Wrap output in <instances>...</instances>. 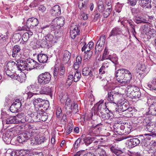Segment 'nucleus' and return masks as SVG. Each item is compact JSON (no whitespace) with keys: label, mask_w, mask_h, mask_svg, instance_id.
<instances>
[{"label":"nucleus","mask_w":156,"mask_h":156,"mask_svg":"<svg viewBox=\"0 0 156 156\" xmlns=\"http://www.w3.org/2000/svg\"><path fill=\"white\" fill-rule=\"evenodd\" d=\"M16 129V128H11L7 130L3 134L2 138L3 140L6 144H8L10 143L13 145L15 144V143L13 142L15 140V139L13 138L14 136L17 134Z\"/></svg>","instance_id":"nucleus-1"},{"label":"nucleus","mask_w":156,"mask_h":156,"mask_svg":"<svg viewBox=\"0 0 156 156\" xmlns=\"http://www.w3.org/2000/svg\"><path fill=\"white\" fill-rule=\"evenodd\" d=\"M131 137H132V138L127 140V143L129 147H134L140 144V137L139 136H133L131 135H129L127 136H122L121 138V139L119 140H121Z\"/></svg>","instance_id":"nucleus-2"},{"label":"nucleus","mask_w":156,"mask_h":156,"mask_svg":"<svg viewBox=\"0 0 156 156\" xmlns=\"http://www.w3.org/2000/svg\"><path fill=\"white\" fill-rule=\"evenodd\" d=\"M25 62L26 64V70H30L34 68L37 69H43L44 68V66L38 64L35 61L30 58L26 59Z\"/></svg>","instance_id":"nucleus-3"},{"label":"nucleus","mask_w":156,"mask_h":156,"mask_svg":"<svg viewBox=\"0 0 156 156\" xmlns=\"http://www.w3.org/2000/svg\"><path fill=\"white\" fill-rule=\"evenodd\" d=\"M129 75L128 80H131L132 78L131 73L128 70L123 69H118L115 73V76L118 81H120L125 79V74Z\"/></svg>","instance_id":"nucleus-4"},{"label":"nucleus","mask_w":156,"mask_h":156,"mask_svg":"<svg viewBox=\"0 0 156 156\" xmlns=\"http://www.w3.org/2000/svg\"><path fill=\"white\" fill-rule=\"evenodd\" d=\"M51 74L48 72L40 74L37 78L38 82L40 85L48 84L51 80Z\"/></svg>","instance_id":"nucleus-5"},{"label":"nucleus","mask_w":156,"mask_h":156,"mask_svg":"<svg viewBox=\"0 0 156 156\" xmlns=\"http://www.w3.org/2000/svg\"><path fill=\"white\" fill-rule=\"evenodd\" d=\"M34 104L36 107L42 108L41 110H46L49 107V102L47 100L38 98L35 99L34 102Z\"/></svg>","instance_id":"nucleus-6"},{"label":"nucleus","mask_w":156,"mask_h":156,"mask_svg":"<svg viewBox=\"0 0 156 156\" xmlns=\"http://www.w3.org/2000/svg\"><path fill=\"white\" fill-rule=\"evenodd\" d=\"M94 106L92 109L91 112V118L93 119V113L94 116L96 115H99V112L102 113V112H105L106 111V106L105 104H100L98 105Z\"/></svg>","instance_id":"nucleus-7"},{"label":"nucleus","mask_w":156,"mask_h":156,"mask_svg":"<svg viewBox=\"0 0 156 156\" xmlns=\"http://www.w3.org/2000/svg\"><path fill=\"white\" fill-rule=\"evenodd\" d=\"M65 19L63 17L56 18L52 22V27L53 30L59 29L61 27L63 26L64 24Z\"/></svg>","instance_id":"nucleus-8"},{"label":"nucleus","mask_w":156,"mask_h":156,"mask_svg":"<svg viewBox=\"0 0 156 156\" xmlns=\"http://www.w3.org/2000/svg\"><path fill=\"white\" fill-rule=\"evenodd\" d=\"M153 18V17L149 16L136 17L134 19V21L137 24L147 23L151 22Z\"/></svg>","instance_id":"nucleus-9"},{"label":"nucleus","mask_w":156,"mask_h":156,"mask_svg":"<svg viewBox=\"0 0 156 156\" xmlns=\"http://www.w3.org/2000/svg\"><path fill=\"white\" fill-rule=\"evenodd\" d=\"M21 48L20 46L18 45H15L12 49V56L14 58H15L17 59L20 58L24 59L25 58L24 55L21 56H20L21 55Z\"/></svg>","instance_id":"nucleus-10"},{"label":"nucleus","mask_w":156,"mask_h":156,"mask_svg":"<svg viewBox=\"0 0 156 156\" xmlns=\"http://www.w3.org/2000/svg\"><path fill=\"white\" fill-rule=\"evenodd\" d=\"M105 37L102 35L101 36L99 39L98 41L95 48V53L97 51L98 52L101 51L103 49V47L105 44Z\"/></svg>","instance_id":"nucleus-11"},{"label":"nucleus","mask_w":156,"mask_h":156,"mask_svg":"<svg viewBox=\"0 0 156 156\" xmlns=\"http://www.w3.org/2000/svg\"><path fill=\"white\" fill-rule=\"evenodd\" d=\"M27 88L29 90V91H26L25 93L24 94V95L27 97V99H30L32 98H35V96L38 94L36 93H34L32 92V91H33L35 88V87L33 85H30L28 86Z\"/></svg>","instance_id":"nucleus-12"},{"label":"nucleus","mask_w":156,"mask_h":156,"mask_svg":"<svg viewBox=\"0 0 156 156\" xmlns=\"http://www.w3.org/2000/svg\"><path fill=\"white\" fill-rule=\"evenodd\" d=\"M39 23L38 20L35 18L32 17L29 18L27 22L26 25L28 30L29 29V27L33 28L37 26Z\"/></svg>","instance_id":"nucleus-13"},{"label":"nucleus","mask_w":156,"mask_h":156,"mask_svg":"<svg viewBox=\"0 0 156 156\" xmlns=\"http://www.w3.org/2000/svg\"><path fill=\"white\" fill-rule=\"evenodd\" d=\"M54 88L52 87L48 86L42 87L40 92L41 94H45L49 95L51 97H52L53 93Z\"/></svg>","instance_id":"nucleus-14"},{"label":"nucleus","mask_w":156,"mask_h":156,"mask_svg":"<svg viewBox=\"0 0 156 156\" xmlns=\"http://www.w3.org/2000/svg\"><path fill=\"white\" fill-rule=\"evenodd\" d=\"M148 104L150 105L149 108V113L152 115H156V102L154 101V100H148Z\"/></svg>","instance_id":"nucleus-15"},{"label":"nucleus","mask_w":156,"mask_h":156,"mask_svg":"<svg viewBox=\"0 0 156 156\" xmlns=\"http://www.w3.org/2000/svg\"><path fill=\"white\" fill-rule=\"evenodd\" d=\"M41 113H42V111L38 109L37 112L31 113L30 116L33 121L36 122L40 121Z\"/></svg>","instance_id":"nucleus-16"},{"label":"nucleus","mask_w":156,"mask_h":156,"mask_svg":"<svg viewBox=\"0 0 156 156\" xmlns=\"http://www.w3.org/2000/svg\"><path fill=\"white\" fill-rule=\"evenodd\" d=\"M70 29V36L72 39H74L77 35L79 34L80 30L77 26H71Z\"/></svg>","instance_id":"nucleus-17"},{"label":"nucleus","mask_w":156,"mask_h":156,"mask_svg":"<svg viewBox=\"0 0 156 156\" xmlns=\"http://www.w3.org/2000/svg\"><path fill=\"white\" fill-rule=\"evenodd\" d=\"M72 104L71 102V99L68 98L65 102V112L67 115H69L72 112Z\"/></svg>","instance_id":"nucleus-18"},{"label":"nucleus","mask_w":156,"mask_h":156,"mask_svg":"<svg viewBox=\"0 0 156 156\" xmlns=\"http://www.w3.org/2000/svg\"><path fill=\"white\" fill-rule=\"evenodd\" d=\"M25 58L23 59H18L17 60V67L18 69L20 70H26V64L25 59L26 57H25Z\"/></svg>","instance_id":"nucleus-19"},{"label":"nucleus","mask_w":156,"mask_h":156,"mask_svg":"<svg viewBox=\"0 0 156 156\" xmlns=\"http://www.w3.org/2000/svg\"><path fill=\"white\" fill-rule=\"evenodd\" d=\"M28 136V139L30 138L37 136L38 134V131L36 129H30L26 133Z\"/></svg>","instance_id":"nucleus-20"},{"label":"nucleus","mask_w":156,"mask_h":156,"mask_svg":"<svg viewBox=\"0 0 156 156\" xmlns=\"http://www.w3.org/2000/svg\"><path fill=\"white\" fill-rule=\"evenodd\" d=\"M51 15L53 16H57L61 13V8L58 5L54 6L50 11Z\"/></svg>","instance_id":"nucleus-21"},{"label":"nucleus","mask_w":156,"mask_h":156,"mask_svg":"<svg viewBox=\"0 0 156 156\" xmlns=\"http://www.w3.org/2000/svg\"><path fill=\"white\" fill-rule=\"evenodd\" d=\"M88 0H79L78 7L81 11H85L87 8Z\"/></svg>","instance_id":"nucleus-22"},{"label":"nucleus","mask_w":156,"mask_h":156,"mask_svg":"<svg viewBox=\"0 0 156 156\" xmlns=\"http://www.w3.org/2000/svg\"><path fill=\"white\" fill-rule=\"evenodd\" d=\"M28 139V136L26 133H23L19 135L17 137L16 140L15 139V140L20 143H22L26 141Z\"/></svg>","instance_id":"nucleus-23"},{"label":"nucleus","mask_w":156,"mask_h":156,"mask_svg":"<svg viewBox=\"0 0 156 156\" xmlns=\"http://www.w3.org/2000/svg\"><path fill=\"white\" fill-rule=\"evenodd\" d=\"M146 128L150 132L154 133L156 132V123L154 122H151L146 125Z\"/></svg>","instance_id":"nucleus-24"},{"label":"nucleus","mask_w":156,"mask_h":156,"mask_svg":"<svg viewBox=\"0 0 156 156\" xmlns=\"http://www.w3.org/2000/svg\"><path fill=\"white\" fill-rule=\"evenodd\" d=\"M147 86L151 90L156 93V78H153L151 82L147 84Z\"/></svg>","instance_id":"nucleus-25"},{"label":"nucleus","mask_w":156,"mask_h":156,"mask_svg":"<svg viewBox=\"0 0 156 156\" xmlns=\"http://www.w3.org/2000/svg\"><path fill=\"white\" fill-rule=\"evenodd\" d=\"M99 128L97 126H96L94 128L92 127L89 129L87 132L88 135L91 136H97L99 134Z\"/></svg>","instance_id":"nucleus-26"},{"label":"nucleus","mask_w":156,"mask_h":156,"mask_svg":"<svg viewBox=\"0 0 156 156\" xmlns=\"http://www.w3.org/2000/svg\"><path fill=\"white\" fill-rule=\"evenodd\" d=\"M70 53L67 50L65 51L63 53L62 62L64 64L67 63L69 61L71 57Z\"/></svg>","instance_id":"nucleus-27"},{"label":"nucleus","mask_w":156,"mask_h":156,"mask_svg":"<svg viewBox=\"0 0 156 156\" xmlns=\"http://www.w3.org/2000/svg\"><path fill=\"white\" fill-rule=\"evenodd\" d=\"M6 67L7 69L11 70V71L15 70L16 68H17V64L11 60L7 63Z\"/></svg>","instance_id":"nucleus-28"},{"label":"nucleus","mask_w":156,"mask_h":156,"mask_svg":"<svg viewBox=\"0 0 156 156\" xmlns=\"http://www.w3.org/2000/svg\"><path fill=\"white\" fill-rule=\"evenodd\" d=\"M138 68L139 70L140 74L145 73L147 74L148 72V69L144 64H139L137 65Z\"/></svg>","instance_id":"nucleus-29"},{"label":"nucleus","mask_w":156,"mask_h":156,"mask_svg":"<svg viewBox=\"0 0 156 156\" xmlns=\"http://www.w3.org/2000/svg\"><path fill=\"white\" fill-rule=\"evenodd\" d=\"M48 58V56L45 54H40L37 55L38 60L40 63H44L46 62Z\"/></svg>","instance_id":"nucleus-30"},{"label":"nucleus","mask_w":156,"mask_h":156,"mask_svg":"<svg viewBox=\"0 0 156 156\" xmlns=\"http://www.w3.org/2000/svg\"><path fill=\"white\" fill-rule=\"evenodd\" d=\"M151 2V0H141L140 4L142 7L150 9L152 7Z\"/></svg>","instance_id":"nucleus-31"},{"label":"nucleus","mask_w":156,"mask_h":156,"mask_svg":"<svg viewBox=\"0 0 156 156\" xmlns=\"http://www.w3.org/2000/svg\"><path fill=\"white\" fill-rule=\"evenodd\" d=\"M130 80H128V79H125L123 80H122L120 81H118L119 83V87H118L119 88L120 87L121 88L123 89H125V90L127 91V87L128 85V83H129Z\"/></svg>","instance_id":"nucleus-32"},{"label":"nucleus","mask_w":156,"mask_h":156,"mask_svg":"<svg viewBox=\"0 0 156 156\" xmlns=\"http://www.w3.org/2000/svg\"><path fill=\"white\" fill-rule=\"evenodd\" d=\"M21 122V121L17 120V117L14 116L7 118L6 120V124H15L18 123V122Z\"/></svg>","instance_id":"nucleus-33"},{"label":"nucleus","mask_w":156,"mask_h":156,"mask_svg":"<svg viewBox=\"0 0 156 156\" xmlns=\"http://www.w3.org/2000/svg\"><path fill=\"white\" fill-rule=\"evenodd\" d=\"M82 74L84 76H91L93 75V73L90 67H84L82 70Z\"/></svg>","instance_id":"nucleus-34"},{"label":"nucleus","mask_w":156,"mask_h":156,"mask_svg":"<svg viewBox=\"0 0 156 156\" xmlns=\"http://www.w3.org/2000/svg\"><path fill=\"white\" fill-rule=\"evenodd\" d=\"M122 31L120 28H114L111 30L109 37L115 36L117 35L121 34Z\"/></svg>","instance_id":"nucleus-35"},{"label":"nucleus","mask_w":156,"mask_h":156,"mask_svg":"<svg viewBox=\"0 0 156 156\" xmlns=\"http://www.w3.org/2000/svg\"><path fill=\"white\" fill-rule=\"evenodd\" d=\"M136 88H139L137 87H136L134 85H129L127 87V93L126 94L130 96L132 95V93L134 92H136V91L135 90V89L136 90H137Z\"/></svg>","instance_id":"nucleus-36"},{"label":"nucleus","mask_w":156,"mask_h":156,"mask_svg":"<svg viewBox=\"0 0 156 156\" xmlns=\"http://www.w3.org/2000/svg\"><path fill=\"white\" fill-rule=\"evenodd\" d=\"M94 155L95 156H108L106 154L105 151L101 148L96 150Z\"/></svg>","instance_id":"nucleus-37"},{"label":"nucleus","mask_w":156,"mask_h":156,"mask_svg":"<svg viewBox=\"0 0 156 156\" xmlns=\"http://www.w3.org/2000/svg\"><path fill=\"white\" fill-rule=\"evenodd\" d=\"M13 79L17 80L20 83L24 82L25 80V74L17 75L16 74Z\"/></svg>","instance_id":"nucleus-38"},{"label":"nucleus","mask_w":156,"mask_h":156,"mask_svg":"<svg viewBox=\"0 0 156 156\" xmlns=\"http://www.w3.org/2000/svg\"><path fill=\"white\" fill-rule=\"evenodd\" d=\"M76 156H95L94 154L92 152H89L86 153L84 150L79 151L77 152Z\"/></svg>","instance_id":"nucleus-39"},{"label":"nucleus","mask_w":156,"mask_h":156,"mask_svg":"<svg viewBox=\"0 0 156 156\" xmlns=\"http://www.w3.org/2000/svg\"><path fill=\"white\" fill-rule=\"evenodd\" d=\"M128 103V102L127 101L126 103H125L124 105H122L121 106L116 110V112L119 113L122 112L126 111L127 109L129 106Z\"/></svg>","instance_id":"nucleus-40"},{"label":"nucleus","mask_w":156,"mask_h":156,"mask_svg":"<svg viewBox=\"0 0 156 156\" xmlns=\"http://www.w3.org/2000/svg\"><path fill=\"white\" fill-rule=\"evenodd\" d=\"M137 90H136L135 89V90L136 91V92H132V95L130 96V97L134 98L136 99L139 98H140L141 96V93L140 91V89L139 88H136Z\"/></svg>","instance_id":"nucleus-41"},{"label":"nucleus","mask_w":156,"mask_h":156,"mask_svg":"<svg viewBox=\"0 0 156 156\" xmlns=\"http://www.w3.org/2000/svg\"><path fill=\"white\" fill-rule=\"evenodd\" d=\"M73 76L74 77V81L77 82L78 81L80 78L81 74L78 70L75 69V71L74 72Z\"/></svg>","instance_id":"nucleus-42"},{"label":"nucleus","mask_w":156,"mask_h":156,"mask_svg":"<svg viewBox=\"0 0 156 156\" xmlns=\"http://www.w3.org/2000/svg\"><path fill=\"white\" fill-rule=\"evenodd\" d=\"M82 60L81 57L80 56H78L76 58V62L74 63V67L75 69L77 70L79 67Z\"/></svg>","instance_id":"nucleus-43"},{"label":"nucleus","mask_w":156,"mask_h":156,"mask_svg":"<svg viewBox=\"0 0 156 156\" xmlns=\"http://www.w3.org/2000/svg\"><path fill=\"white\" fill-rule=\"evenodd\" d=\"M24 114L23 113H19L16 116H15L17 117V120L21 121V122H18V123H24L26 121V120L24 119Z\"/></svg>","instance_id":"nucleus-44"},{"label":"nucleus","mask_w":156,"mask_h":156,"mask_svg":"<svg viewBox=\"0 0 156 156\" xmlns=\"http://www.w3.org/2000/svg\"><path fill=\"white\" fill-rule=\"evenodd\" d=\"M98 10L100 12H103L105 10V8L103 5V2L102 1L99 0L97 4Z\"/></svg>","instance_id":"nucleus-45"},{"label":"nucleus","mask_w":156,"mask_h":156,"mask_svg":"<svg viewBox=\"0 0 156 156\" xmlns=\"http://www.w3.org/2000/svg\"><path fill=\"white\" fill-rule=\"evenodd\" d=\"M17 151L18 156H29V155H30V154H27L28 151L26 150H17Z\"/></svg>","instance_id":"nucleus-46"},{"label":"nucleus","mask_w":156,"mask_h":156,"mask_svg":"<svg viewBox=\"0 0 156 156\" xmlns=\"http://www.w3.org/2000/svg\"><path fill=\"white\" fill-rule=\"evenodd\" d=\"M8 32H6L5 35L0 36V43H3L7 42L8 38Z\"/></svg>","instance_id":"nucleus-47"},{"label":"nucleus","mask_w":156,"mask_h":156,"mask_svg":"<svg viewBox=\"0 0 156 156\" xmlns=\"http://www.w3.org/2000/svg\"><path fill=\"white\" fill-rule=\"evenodd\" d=\"M11 70L7 69L5 71V73L6 75L9 76L12 79H13L16 75V73H14L15 70L11 71Z\"/></svg>","instance_id":"nucleus-48"},{"label":"nucleus","mask_w":156,"mask_h":156,"mask_svg":"<svg viewBox=\"0 0 156 156\" xmlns=\"http://www.w3.org/2000/svg\"><path fill=\"white\" fill-rule=\"evenodd\" d=\"M108 95L107 100L109 101L114 102V100L116 98L115 95H113L111 91L108 92Z\"/></svg>","instance_id":"nucleus-49"},{"label":"nucleus","mask_w":156,"mask_h":156,"mask_svg":"<svg viewBox=\"0 0 156 156\" xmlns=\"http://www.w3.org/2000/svg\"><path fill=\"white\" fill-rule=\"evenodd\" d=\"M42 113L41 115L40 121H45L48 118V115L47 114L44 112V110H42Z\"/></svg>","instance_id":"nucleus-50"},{"label":"nucleus","mask_w":156,"mask_h":156,"mask_svg":"<svg viewBox=\"0 0 156 156\" xmlns=\"http://www.w3.org/2000/svg\"><path fill=\"white\" fill-rule=\"evenodd\" d=\"M109 56L108 55V50L105 48L104 50L103 56L101 59V61H103L105 59L108 60L110 58Z\"/></svg>","instance_id":"nucleus-51"},{"label":"nucleus","mask_w":156,"mask_h":156,"mask_svg":"<svg viewBox=\"0 0 156 156\" xmlns=\"http://www.w3.org/2000/svg\"><path fill=\"white\" fill-rule=\"evenodd\" d=\"M58 70L59 72V74L60 76L63 75L65 72V69L64 65H61Z\"/></svg>","instance_id":"nucleus-52"},{"label":"nucleus","mask_w":156,"mask_h":156,"mask_svg":"<svg viewBox=\"0 0 156 156\" xmlns=\"http://www.w3.org/2000/svg\"><path fill=\"white\" fill-rule=\"evenodd\" d=\"M105 103L107 109L109 110V109H111L112 108L113 106L114 105V104L115 103V102L110 101L107 103L105 102Z\"/></svg>","instance_id":"nucleus-53"},{"label":"nucleus","mask_w":156,"mask_h":156,"mask_svg":"<svg viewBox=\"0 0 156 156\" xmlns=\"http://www.w3.org/2000/svg\"><path fill=\"white\" fill-rule=\"evenodd\" d=\"M99 115H96L97 116H98L99 117L102 118L104 119H108L109 118L108 115L107 114H105V112H102V113L99 112Z\"/></svg>","instance_id":"nucleus-54"},{"label":"nucleus","mask_w":156,"mask_h":156,"mask_svg":"<svg viewBox=\"0 0 156 156\" xmlns=\"http://www.w3.org/2000/svg\"><path fill=\"white\" fill-rule=\"evenodd\" d=\"M95 137L92 138H90V137H87L86 140H85L84 141L85 144L86 145H88L91 144L94 140Z\"/></svg>","instance_id":"nucleus-55"},{"label":"nucleus","mask_w":156,"mask_h":156,"mask_svg":"<svg viewBox=\"0 0 156 156\" xmlns=\"http://www.w3.org/2000/svg\"><path fill=\"white\" fill-rule=\"evenodd\" d=\"M111 8H109L107 9L106 10L104 11L103 13V16L104 18H107L110 15L111 12Z\"/></svg>","instance_id":"nucleus-56"},{"label":"nucleus","mask_w":156,"mask_h":156,"mask_svg":"<svg viewBox=\"0 0 156 156\" xmlns=\"http://www.w3.org/2000/svg\"><path fill=\"white\" fill-rule=\"evenodd\" d=\"M74 81V77L73 74H70L67 80L66 83H68L69 85H70L72 84V82Z\"/></svg>","instance_id":"nucleus-57"},{"label":"nucleus","mask_w":156,"mask_h":156,"mask_svg":"<svg viewBox=\"0 0 156 156\" xmlns=\"http://www.w3.org/2000/svg\"><path fill=\"white\" fill-rule=\"evenodd\" d=\"M31 144L32 145H35L38 144V136H35L31 138Z\"/></svg>","instance_id":"nucleus-58"},{"label":"nucleus","mask_w":156,"mask_h":156,"mask_svg":"<svg viewBox=\"0 0 156 156\" xmlns=\"http://www.w3.org/2000/svg\"><path fill=\"white\" fill-rule=\"evenodd\" d=\"M10 111L12 113H16L19 112V110L18 109V108H16L14 105L12 104L11 105L9 108Z\"/></svg>","instance_id":"nucleus-59"},{"label":"nucleus","mask_w":156,"mask_h":156,"mask_svg":"<svg viewBox=\"0 0 156 156\" xmlns=\"http://www.w3.org/2000/svg\"><path fill=\"white\" fill-rule=\"evenodd\" d=\"M39 4V0H34L30 4L29 6L31 8H34L36 7Z\"/></svg>","instance_id":"nucleus-60"},{"label":"nucleus","mask_w":156,"mask_h":156,"mask_svg":"<svg viewBox=\"0 0 156 156\" xmlns=\"http://www.w3.org/2000/svg\"><path fill=\"white\" fill-rule=\"evenodd\" d=\"M73 106L72 108V112L75 114L78 112V105L77 104L73 103Z\"/></svg>","instance_id":"nucleus-61"},{"label":"nucleus","mask_w":156,"mask_h":156,"mask_svg":"<svg viewBox=\"0 0 156 156\" xmlns=\"http://www.w3.org/2000/svg\"><path fill=\"white\" fill-rule=\"evenodd\" d=\"M150 28L148 26L144 25L143 29V32L146 34H150V32H151V31H150Z\"/></svg>","instance_id":"nucleus-62"},{"label":"nucleus","mask_w":156,"mask_h":156,"mask_svg":"<svg viewBox=\"0 0 156 156\" xmlns=\"http://www.w3.org/2000/svg\"><path fill=\"white\" fill-rule=\"evenodd\" d=\"M56 115L57 117L59 118L62 115V110L61 108L57 107L56 108Z\"/></svg>","instance_id":"nucleus-63"},{"label":"nucleus","mask_w":156,"mask_h":156,"mask_svg":"<svg viewBox=\"0 0 156 156\" xmlns=\"http://www.w3.org/2000/svg\"><path fill=\"white\" fill-rule=\"evenodd\" d=\"M119 88L118 87H116L111 92L115 97L116 95H118L120 94L118 90Z\"/></svg>","instance_id":"nucleus-64"}]
</instances>
